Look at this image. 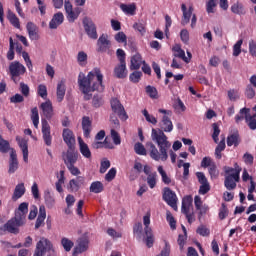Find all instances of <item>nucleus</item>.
<instances>
[{
    "mask_svg": "<svg viewBox=\"0 0 256 256\" xmlns=\"http://www.w3.org/2000/svg\"><path fill=\"white\" fill-rule=\"evenodd\" d=\"M158 113H162L164 116L160 122V129L155 130V128H153L151 137L152 141L157 143L159 150L153 142H148L146 147H148L151 159L154 161H167L169 159L167 152L171 149V142H169L165 133H171V131H173V122L171 118H169L173 115V112L171 110L159 109Z\"/></svg>",
    "mask_w": 256,
    "mask_h": 256,
    "instance_id": "1",
    "label": "nucleus"
},
{
    "mask_svg": "<svg viewBox=\"0 0 256 256\" xmlns=\"http://www.w3.org/2000/svg\"><path fill=\"white\" fill-rule=\"evenodd\" d=\"M78 87L84 95V101H91L92 99V107L95 109L103 107L105 103L103 95L95 94L93 96V94H91L95 91H98L99 93H103V91H105V85H103V73H101V69L94 68L87 76H85L83 72H80L78 75Z\"/></svg>",
    "mask_w": 256,
    "mask_h": 256,
    "instance_id": "2",
    "label": "nucleus"
},
{
    "mask_svg": "<svg viewBox=\"0 0 256 256\" xmlns=\"http://www.w3.org/2000/svg\"><path fill=\"white\" fill-rule=\"evenodd\" d=\"M162 199L169 207L177 211V201H179V198H177L175 191L171 190L169 187H165L162 191Z\"/></svg>",
    "mask_w": 256,
    "mask_h": 256,
    "instance_id": "3",
    "label": "nucleus"
},
{
    "mask_svg": "<svg viewBox=\"0 0 256 256\" xmlns=\"http://www.w3.org/2000/svg\"><path fill=\"white\" fill-rule=\"evenodd\" d=\"M10 77L14 83H18L17 77H21V75H25L27 72V68L21 62L14 61L9 65Z\"/></svg>",
    "mask_w": 256,
    "mask_h": 256,
    "instance_id": "4",
    "label": "nucleus"
},
{
    "mask_svg": "<svg viewBox=\"0 0 256 256\" xmlns=\"http://www.w3.org/2000/svg\"><path fill=\"white\" fill-rule=\"evenodd\" d=\"M111 109L115 115H118L121 121H127L129 119V115H127V111H125V107L121 104V101L117 98H112L110 101Z\"/></svg>",
    "mask_w": 256,
    "mask_h": 256,
    "instance_id": "5",
    "label": "nucleus"
},
{
    "mask_svg": "<svg viewBox=\"0 0 256 256\" xmlns=\"http://www.w3.org/2000/svg\"><path fill=\"white\" fill-rule=\"evenodd\" d=\"M53 250V244L47 238H41L37 244L33 256H45L49 251Z\"/></svg>",
    "mask_w": 256,
    "mask_h": 256,
    "instance_id": "6",
    "label": "nucleus"
},
{
    "mask_svg": "<svg viewBox=\"0 0 256 256\" xmlns=\"http://www.w3.org/2000/svg\"><path fill=\"white\" fill-rule=\"evenodd\" d=\"M23 225H25L24 220L14 216L6 224H4V231H8V233H12L13 235H18L19 227H23Z\"/></svg>",
    "mask_w": 256,
    "mask_h": 256,
    "instance_id": "7",
    "label": "nucleus"
},
{
    "mask_svg": "<svg viewBox=\"0 0 256 256\" xmlns=\"http://www.w3.org/2000/svg\"><path fill=\"white\" fill-rule=\"evenodd\" d=\"M84 31L88 35L90 39H97L99 35L97 34V26L95 25V22L89 17H85L82 21Z\"/></svg>",
    "mask_w": 256,
    "mask_h": 256,
    "instance_id": "8",
    "label": "nucleus"
},
{
    "mask_svg": "<svg viewBox=\"0 0 256 256\" xmlns=\"http://www.w3.org/2000/svg\"><path fill=\"white\" fill-rule=\"evenodd\" d=\"M62 159L66 166L75 165L79 161V152L75 150V147L68 148L66 152L62 153Z\"/></svg>",
    "mask_w": 256,
    "mask_h": 256,
    "instance_id": "9",
    "label": "nucleus"
},
{
    "mask_svg": "<svg viewBox=\"0 0 256 256\" xmlns=\"http://www.w3.org/2000/svg\"><path fill=\"white\" fill-rule=\"evenodd\" d=\"M240 169H237V173H232L230 175H226L224 179V187L228 191H234L237 189V183L241 181V176H239Z\"/></svg>",
    "mask_w": 256,
    "mask_h": 256,
    "instance_id": "10",
    "label": "nucleus"
},
{
    "mask_svg": "<svg viewBox=\"0 0 256 256\" xmlns=\"http://www.w3.org/2000/svg\"><path fill=\"white\" fill-rule=\"evenodd\" d=\"M42 139L47 145V147H51L53 145V136H51V126L49 125V122L47 119H42Z\"/></svg>",
    "mask_w": 256,
    "mask_h": 256,
    "instance_id": "11",
    "label": "nucleus"
},
{
    "mask_svg": "<svg viewBox=\"0 0 256 256\" xmlns=\"http://www.w3.org/2000/svg\"><path fill=\"white\" fill-rule=\"evenodd\" d=\"M111 49V40H109V35L102 34L97 40V52L107 53Z\"/></svg>",
    "mask_w": 256,
    "mask_h": 256,
    "instance_id": "12",
    "label": "nucleus"
},
{
    "mask_svg": "<svg viewBox=\"0 0 256 256\" xmlns=\"http://www.w3.org/2000/svg\"><path fill=\"white\" fill-rule=\"evenodd\" d=\"M40 109L45 119H47L48 121H51V119H53L55 111L53 110V103L51 102V100H46L45 102L41 103Z\"/></svg>",
    "mask_w": 256,
    "mask_h": 256,
    "instance_id": "13",
    "label": "nucleus"
},
{
    "mask_svg": "<svg viewBox=\"0 0 256 256\" xmlns=\"http://www.w3.org/2000/svg\"><path fill=\"white\" fill-rule=\"evenodd\" d=\"M62 137L64 143H66L68 148L75 147V134L73 133V130L69 128H64L62 132Z\"/></svg>",
    "mask_w": 256,
    "mask_h": 256,
    "instance_id": "14",
    "label": "nucleus"
},
{
    "mask_svg": "<svg viewBox=\"0 0 256 256\" xmlns=\"http://www.w3.org/2000/svg\"><path fill=\"white\" fill-rule=\"evenodd\" d=\"M93 122L91 121V118L89 116H83L82 117V130L83 135L86 139H89L91 137V131H93Z\"/></svg>",
    "mask_w": 256,
    "mask_h": 256,
    "instance_id": "15",
    "label": "nucleus"
},
{
    "mask_svg": "<svg viewBox=\"0 0 256 256\" xmlns=\"http://www.w3.org/2000/svg\"><path fill=\"white\" fill-rule=\"evenodd\" d=\"M89 249V239L82 237L78 240V245L73 250V256L85 253Z\"/></svg>",
    "mask_w": 256,
    "mask_h": 256,
    "instance_id": "16",
    "label": "nucleus"
},
{
    "mask_svg": "<svg viewBox=\"0 0 256 256\" xmlns=\"http://www.w3.org/2000/svg\"><path fill=\"white\" fill-rule=\"evenodd\" d=\"M181 9L183 13L181 25L185 27V25H189V22L191 21V16L193 15V6H189L187 10V5L182 4Z\"/></svg>",
    "mask_w": 256,
    "mask_h": 256,
    "instance_id": "17",
    "label": "nucleus"
},
{
    "mask_svg": "<svg viewBox=\"0 0 256 256\" xmlns=\"http://www.w3.org/2000/svg\"><path fill=\"white\" fill-rule=\"evenodd\" d=\"M127 75V63L119 62L114 68V77H116V79H126Z\"/></svg>",
    "mask_w": 256,
    "mask_h": 256,
    "instance_id": "18",
    "label": "nucleus"
},
{
    "mask_svg": "<svg viewBox=\"0 0 256 256\" xmlns=\"http://www.w3.org/2000/svg\"><path fill=\"white\" fill-rule=\"evenodd\" d=\"M27 33L29 36V39L31 41H38L39 39V27L36 26L33 22H28L26 24Z\"/></svg>",
    "mask_w": 256,
    "mask_h": 256,
    "instance_id": "19",
    "label": "nucleus"
},
{
    "mask_svg": "<svg viewBox=\"0 0 256 256\" xmlns=\"http://www.w3.org/2000/svg\"><path fill=\"white\" fill-rule=\"evenodd\" d=\"M27 213H29V203L22 202L19 205L18 209L15 211V217L25 222V219L27 218Z\"/></svg>",
    "mask_w": 256,
    "mask_h": 256,
    "instance_id": "20",
    "label": "nucleus"
},
{
    "mask_svg": "<svg viewBox=\"0 0 256 256\" xmlns=\"http://www.w3.org/2000/svg\"><path fill=\"white\" fill-rule=\"evenodd\" d=\"M17 169H19V161L17 160V152L15 151V149H11L8 173H10V175H11V174L15 173V171H17Z\"/></svg>",
    "mask_w": 256,
    "mask_h": 256,
    "instance_id": "21",
    "label": "nucleus"
},
{
    "mask_svg": "<svg viewBox=\"0 0 256 256\" xmlns=\"http://www.w3.org/2000/svg\"><path fill=\"white\" fill-rule=\"evenodd\" d=\"M63 21H65V16H63V13L58 12L54 14L51 21L49 22V28L50 29H57L59 25L63 24Z\"/></svg>",
    "mask_w": 256,
    "mask_h": 256,
    "instance_id": "22",
    "label": "nucleus"
},
{
    "mask_svg": "<svg viewBox=\"0 0 256 256\" xmlns=\"http://www.w3.org/2000/svg\"><path fill=\"white\" fill-rule=\"evenodd\" d=\"M27 189L25 188V183H19L15 186L14 192L12 194V201H19Z\"/></svg>",
    "mask_w": 256,
    "mask_h": 256,
    "instance_id": "23",
    "label": "nucleus"
},
{
    "mask_svg": "<svg viewBox=\"0 0 256 256\" xmlns=\"http://www.w3.org/2000/svg\"><path fill=\"white\" fill-rule=\"evenodd\" d=\"M16 141L18 142V145L20 149L22 150L23 153V159L25 163L29 161V145L27 143V140L25 139H20L19 137H16Z\"/></svg>",
    "mask_w": 256,
    "mask_h": 256,
    "instance_id": "24",
    "label": "nucleus"
},
{
    "mask_svg": "<svg viewBox=\"0 0 256 256\" xmlns=\"http://www.w3.org/2000/svg\"><path fill=\"white\" fill-rule=\"evenodd\" d=\"M78 143H79V151L82 156H84L85 159H91L92 154H91V149H89V145L81 139V137L78 138Z\"/></svg>",
    "mask_w": 256,
    "mask_h": 256,
    "instance_id": "25",
    "label": "nucleus"
},
{
    "mask_svg": "<svg viewBox=\"0 0 256 256\" xmlns=\"http://www.w3.org/2000/svg\"><path fill=\"white\" fill-rule=\"evenodd\" d=\"M85 183V178L83 176H78L76 179H71L69 181V187L72 192L77 193L81 189V185Z\"/></svg>",
    "mask_w": 256,
    "mask_h": 256,
    "instance_id": "26",
    "label": "nucleus"
},
{
    "mask_svg": "<svg viewBox=\"0 0 256 256\" xmlns=\"http://www.w3.org/2000/svg\"><path fill=\"white\" fill-rule=\"evenodd\" d=\"M141 65H143V58L141 54L137 53L131 57L130 71H137L141 69Z\"/></svg>",
    "mask_w": 256,
    "mask_h": 256,
    "instance_id": "27",
    "label": "nucleus"
},
{
    "mask_svg": "<svg viewBox=\"0 0 256 256\" xmlns=\"http://www.w3.org/2000/svg\"><path fill=\"white\" fill-rule=\"evenodd\" d=\"M191 207H193V197L185 196L182 199V207H181L182 213L184 215H187V213H190Z\"/></svg>",
    "mask_w": 256,
    "mask_h": 256,
    "instance_id": "28",
    "label": "nucleus"
},
{
    "mask_svg": "<svg viewBox=\"0 0 256 256\" xmlns=\"http://www.w3.org/2000/svg\"><path fill=\"white\" fill-rule=\"evenodd\" d=\"M66 91L67 88L65 86V81L62 80L57 84L56 96L58 103L63 102V99H65Z\"/></svg>",
    "mask_w": 256,
    "mask_h": 256,
    "instance_id": "29",
    "label": "nucleus"
},
{
    "mask_svg": "<svg viewBox=\"0 0 256 256\" xmlns=\"http://www.w3.org/2000/svg\"><path fill=\"white\" fill-rule=\"evenodd\" d=\"M239 143H241V138H239V132H234L227 137V145L228 147H239Z\"/></svg>",
    "mask_w": 256,
    "mask_h": 256,
    "instance_id": "30",
    "label": "nucleus"
},
{
    "mask_svg": "<svg viewBox=\"0 0 256 256\" xmlns=\"http://www.w3.org/2000/svg\"><path fill=\"white\" fill-rule=\"evenodd\" d=\"M172 51L174 53V57H178V59H183L185 63H189V58L185 56V50L181 49V45L176 44L173 46Z\"/></svg>",
    "mask_w": 256,
    "mask_h": 256,
    "instance_id": "31",
    "label": "nucleus"
},
{
    "mask_svg": "<svg viewBox=\"0 0 256 256\" xmlns=\"http://www.w3.org/2000/svg\"><path fill=\"white\" fill-rule=\"evenodd\" d=\"M90 193H103L105 190V186L101 183V181H94L90 185Z\"/></svg>",
    "mask_w": 256,
    "mask_h": 256,
    "instance_id": "32",
    "label": "nucleus"
},
{
    "mask_svg": "<svg viewBox=\"0 0 256 256\" xmlns=\"http://www.w3.org/2000/svg\"><path fill=\"white\" fill-rule=\"evenodd\" d=\"M120 9L126 15H135V11H137V6L135 4H120Z\"/></svg>",
    "mask_w": 256,
    "mask_h": 256,
    "instance_id": "33",
    "label": "nucleus"
},
{
    "mask_svg": "<svg viewBox=\"0 0 256 256\" xmlns=\"http://www.w3.org/2000/svg\"><path fill=\"white\" fill-rule=\"evenodd\" d=\"M11 144L9 143L8 140H5L3 138V135L0 134V153L6 154L9 153V151H11Z\"/></svg>",
    "mask_w": 256,
    "mask_h": 256,
    "instance_id": "34",
    "label": "nucleus"
},
{
    "mask_svg": "<svg viewBox=\"0 0 256 256\" xmlns=\"http://www.w3.org/2000/svg\"><path fill=\"white\" fill-rule=\"evenodd\" d=\"M231 11L235 15H245L247 11H245V7H243V4L236 2L231 6Z\"/></svg>",
    "mask_w": 256,
    "mask_h": 256,
    "instance_id": "35",
    "label": "nucleus"
},
{
    "mask_svg": "<svg viewBox=\"0 0 256 256\" xmlns=\"http://www.w3.org/2000/svg\"><path fill=\"white\" fill-rule=\"evenodd\" d=\"M8 61H13L15 59V42L13 41V37L9 38V50L7 52Z\"/></svg>",
    "mask_w": 256,
    "mask_h": 256,
    "instance_id": "36",
    "label": "nucleus"
},
{
    "mask_svg": "<svg viewBox=\"0 0 256 256\" xmlns=\"http://www.w3.org/2000/svg\"><path fill=\"white\" fill-rule=\"evenodd\" d=\"M8 19L13 27H15L16 29H21V23L19 22V18L17 17V15H15V13L8 12Z\"/></svg>",
    "mask_w": 256,
    "mask_h": 256,
    "instance_id": "37",
    "label": "nucleus"
},
{
    "mask_svg": "<svg viewBox=\"0 0 256 256\" xmlns=\"http://www.w3.org/2000/svg\"><path fill=\"white\" fill-rule=\"evenodd\" d=\"M147 185L150 189H155L157 185V172H152L149 176H147Z\"/></svg>",
    "mask_w": 256,
    "mask_h": 256,
    "instance_id": "38",
    "label": "nucleus"
},
{
    "mask_svg": "<svg viewBox=\"0 0 256 256\" xmlns=\"http://www.w3.org/2000/svg\"><path fill=\"white\" fill-rule=\"evenodd\" d=\"M218 217L220 221H223L229 217V208H227V205L225 203L221 204V207L219 209Z\"/></svg>",
    "mask_w": 256,
    "mask_h": 256,
    "instance_id": "39",
    "label": "nucleus"
},
{
    "mask_svg": "<svg viewBox=\"0 0 256 256\" xmlns=\"http://www.w3.org/2000/svg\"><path fill=\"white\" fill-rule=\"evenodd\" d=\"M237 169L239 170V176L241 175V171H243V169L241 168V166H239L238 163L234 164V168L233 167H229V166H225L224 167V173L225 175H233V173H237Z\"/></svg>",
    "mask_w": 256,
    "mask_h": 256,
    "instance_id": "40",
    "label": "nucleus"
},
{
    "mask_svg": "<svg viewBox=\"0 0 256 256\" xmlns=\"http://www.w3.org/2000/svg\"><path fill=\"white\" fill-rule=\"evenodd\" d=\"M65 183V171H60V178L56 182V191L63 193V184Z\"/></svg>",
    "mask_w": 256,
    "mask_h": 256,
    "instance_id": "41",
    "label": "nucleus"
},
{
    "mask_svg": "<svg viewBox=\"0 0 256 256\" xmlns=\"http://www.w3.org/2000/svg\"><path fill=\"white\" fill-rule=\"evenodd\" d=\"M31 119H32L34 127L36 129H38V127H39V110L37 109V107L32 108Z\"/></svg>",
    "mask_w": 256,
    "mask_h": 256,
    "instance_id": "42",
    "label": "nucleus"
},
{
    "mask_svg": "<svg viewBox=\"0 0 256 256\" xmlns=\"http://www.w3.org/2000/svg\"><path fill=\"white\" fill-rule=\"evenodd\" d=\"M61 245L63 247V249L69 253V251H71V249H73V246L75 245V243L71 240H69V238H62L61 239Z\"/></svg>",
    "mask_w": 256,
    "mask_h": 256,
    "instance_id": "43",
    "label": "nucleus"
},
{
    "mask_svg": "<svg viewBox=\"0 0 256 256\" xmlns=\"http://www.w3.org/2000/svg\"><path fill=\"white\" fill-rule=\"evenodd\" d=\"M212 129H213L212 139H213L214 143H219V135L221 133V129H219V124L213 123Z\"/></svg>",
    "mask_w": 256,
    "mask_h": 256,
    "instance_id": "44",
    "label": "nucleus"
},
{
    "mask_svg": "<svg viewBox=\"0 0 256 256\" xmlns=\"http://www.w3.org/2000/svg\"><path fill=\"white\" fill-rule=\"evenodd\" d=\"M134 151L136 155H147V149H145V146L141 142H137L134 145Z\"/></svg>",
    "mask_w": 256,
    "mask_h": 256,
    "instance_id": "45",
    "label": "nucleus"
},
{
    "mask_svg": "<svg viewBox=\"0 0 256 256\" xmlns=\"http://www.w3.org/2000/svg\"><path fill=\"white\" fill-rule=\"evenodd\" d=\"M158 173L161 175L162 182L165 185H170L171 178L167 176V172L164 171L163 166H158Z\"/></svg>",
    "mask_w": 256,
    "mask_h": 256,
    "instance_id": "46",
    "label": "nucleus"
},
{
    "mask_svg": "<svg viewBox=\"0 0 256 256\" xmlns=\"http://www.w3.org/2000/svg\"><path fill=\"white\" fill-rule=\"evenodd\" d=\"M146 93L150 99H157V97L159 95L157 88H155L154 86H151V85L146 86Z\"/></svg>",
    "mask_w": 256,
    "mask_h": 256,
    "instance_id": "47",
    "label": "nucleus"
},
{
    "mask_svg": "<svg viewBox=\"0 0 256 256\" xmlns=\"http://www.w3.org/2000/svg\"><path fill=\"white\" fill-rule=\"evenodd\" d=\"M77 62L80 67H85V65H87V53H85L84 51L78 52Z\"/></svg>",
    "mask_w": 256,
    "mask_h": 256,
    "instance_id": "48",
    "label": "nucleus"
},
{
    "mask_svg": "<svg viewBox=\"0 0 256 256\" xmlns=\"http://www.w3.org/2000/svg\"><path fill=\"white\" fill-rule=\"evenodd\" d=\"M249 111H250L249 108L240 109V114L235 116L236 123H239L240 121H243V119H245L246 117H249Z\"/></svg>",
    "mask_w": 256,
    "mask_h": 256,
    "instance_id": "49",
    "label": "nucleus"
},
{
    "mask_svg": "<svg viewBox=\"0 0 256 256\" xmlns=\"http://www.w3.org/2000/svg\"><path fill=\"white\" fill-rule=\"evenodd\" d=\"M141 77H143V72L134 71L130 74L129 80L131 81V83H139L141 81Z\"/></svg>",
    "mask_w": 256,
    "mask_h": 256,
    "instance_id": "50",
    "label": "nucleus"
},
{
    "mask_svg": "<svg viewBox=\"0 0 256 256\" xmlns=\"http://www.w3.org/2000/svg\"><path fill=\"white\" fill-rule=\"evenodd\" d=\"M209 175L211 179H217L219 177V170L217 169V164L215 162L208 168Z\"/></svg>",
    "mask_w": 256,
    "mask_h": 256,
    "instance_id": "51",
    "label": "nucleus"
},
{
    "mask_svg": "<svg viewBox=\"0 0 256 256\" xmlns=\"http://www.w3.org/2000/svg\"><path fill=\"white\" fill-rule=\"evenodd\" d=\"M215 7H217V0H208L206 2V13H215Z\"/></svg>",
    "mask_w": 256,
    "mask_h": 256,
    "instance_id": "52",
    "label": "nucleus"
},
{
    "mask_svg": "<svg viewBox=\"0 0 256 256\" xmlns=\"http://www.w3.org/2000/svg\"><path fill=\"white\" fill-rule=\"evenodd\" d=\"M142 114L144 115V117L148 123H151L152 125H157V118H155V116L149 114V111H147V109L142 110Z\"/></svg>",
    "mask_w": 256,
    "mask_h": 256,
    "instance_id": "53",
    "label": "nucleus"
},
{
    "mask_svg": "<svg viewBox=\"0 0 256 256\" xmlns=\"http://www.w3.org/2000/svg\"><path fill=\"white\" fill-rule=\"evenodd\" d=\"M241 45H243V39L238 40L233 46V56L239 57L241 55Z\"/></svg>",
    "mask_w": 256,
    "mask_h": 256,
    "instance_id": "54",
    "label": "nucleus"
},
{
    "mask_svg": "<svg viewBox=\"0 0 256 256\" xmlns=\"http://www.w3.org/2000/svg\"><path fill=\"white\" fill-rule=\"evenodd\" d=\"M256 114H254L253 116H246V123H248V127L249 129H251L252 131H255L256 129Z\"/></svg>",
    "mask_w": 256,
    "mask_h": 256,
    "instance_id": "55",
    "label": "nucleus"
},
{
    "mask_svg": "<svg viewBox=\"0 0 256 256\" xmlns=\"http://www.w3.org/2000/svg\"><path fill=\"white\" fill-rule=\"evenodd\" d=\"M196 233H198V235H201V237H209V235H211V231L209 230V228L203 225L197 228Z\"/></svg>",
    "mask_w": 256,
    "mask_h": 256,
    "instance_id": "56",
    "label": "nucleus"
},
{
    "mask_svg": "<svg viewBox=\"0 0 256 256\" xmlns=\"http://www.w3.org/2000/svg\"><path fill=\"white\" fill-rule=\"evenodd\" d=\"M166 221H168L171 229H177V221H175V217L169 211L166 213Z\"/></svg>",
    "mask_w": 256,
    "mask_h": 256,
    "instance_id": "57",
    "label": "nucleus"
},
{
    "mask_svg": "<svg viewBox=\"0 0 256 256\" xmlns=\"http://www.w3.org/2000/svg\"><path fill=\"white\" fill-rule=\"evenodd\" d=\"M109 167H111V161H109L107 158H104L100 164V173H107V169H109Z\"/></svg>",
    "mask_w": 256,
    "mask_h": 256,
    "instance_id": "58",
    "label": "nucleus"
},
{
    "mask_svg": "<svg viewBox=\"0 0 256 256\" xmlns=\"http://www.w3.org/2000/svg\"><path fill=\"white\" fill-rule=\"evenodd\" d=\"M111 137L114 145H121V136L119 135V132L115 129L111 130Z\"/></svg>",
    "mask_w": 256,
    "mask_h": 256,
    "instance_id": "59",
    "label": "nucleus"
},
{
    "mask_svg": "<svg viewBox=\"0 0 256 256\" xmlns=\"http://www.w3.org/2000/svg\"><path fill=\"white\" fill-rule=\"evenodd\" d=\"M44 199H45L46 206L49 209H51L55 205V198L51 196V193L48 192L47 194H45Z\"/></svg>",
    "mask_w": 256,
    "mask_h": 256,
    "instance_id": "60",
    "label": "nucleus"
},
{
    "mask_svg": "<svg viewBox=\"0 0 256 256\" xmlns=\"http://www.w3.org/2000/svg\"><path fill=\"white\" fill-rule=\"evenodd\" d=\"M37 93L42 99H47V86H45V84H40Z\"/></svg>",
    "mask_w": 256,
    "mask_h": 256,
    "instance_id": "61",
    "label": "nucleus"
},
{
    "mask_svg": "<svg viewBox=\"0 0 256 256\" xmlns=\"http://www.w3.org/2000/svg\"><path fill=\"white\" fill-rule=\"evenodd\" d=\"M245 96L247 97V99H253L256 95L255 93V89H253V87L251 86V84H248L246 86V89H245Z\"/></svg>",
    "mask_w": 256,
    "mask_h": 256,
    "instance_id": "62",
    "label": "nucleus"
},
{
    "mask_svg": "<svg viewBox=\"0 0 256 256\" xmlns=\"http://www.w3.org/2000/svg\"><path fill=\"white\" fill-rule=\"evenodd\" d=\"M115 41H117V43H125L127 44V35L124 34V32H118L115 36H114Z\"/></svg>",
    "mask_w": 256,
    "mask_h": 256,
    "instance_id": "63",
    "label": "nucleus"
},
{
    "mask_svg": "<svg viewBox=\"0 0 256 256\" xmlns=\"http://www.w3.org/2000/svg\"><path fill=\"white\" fill-rule=\"evenodd\" d=\"M249 53L251 57H256V42L255 40L249 41Z\"/></svg>",
    "mask_w": 256,
    "mask_h": 256,
    "instance_id": "64",
    "label": "nucleus"
}]
</instances>
